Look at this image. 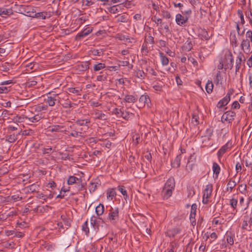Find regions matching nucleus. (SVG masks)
<instances>
[{
    "label": "nucleus",
    "instance_id": "obj_1",
    "mask_svg": "<svg viewBox=\"0 0 252 252\" xmlns=\"http://www.w3.org/2000/svg\"><path fill=\"white\" fill-rule=\"evenodd\" d=\"M175 186V183L174 178H169L165 183L162 191L164 199H167L171 196L172 191L174 189Z\"/></svg>",
    "mask_w": 252,
    "mask_h": 252
},
{
    "label": "nucleus",
    "instance_id": "obj_2",
    "mask_svg": "<svg viewBox=\"0 0 252 252\" xmlns=\"http://www.w3.org/2000/svg\"><path fill=\"white\" fill-rule=\"evenodd\" d=\"M119 209L110 207L107 219L112 223H115L119 220Z\"/></svg>",
    "mask_w": 252,
    "mask_h": 252
},
{
    "label": "nucleus",
    "instance_id": "obj_3",
    "mask_svg": "<svg viewBox=\"0 0 252 252\" xmlns=\"http://www.w3.org/2000/svg\"><path fill=\"white\" fill-rule=\"evenodd\" d=\"M213 191V185L209 184L205 186L203 191V196L202 202L204 204H207L209 202V198L211 197Z\"/></svg>",
    "mask_w": 252,
    "mask_h": 252
},
{
    "label": "nucleus",
    "instance_id": "obj_4",
    "mask_svg": "<svg viewBox=\"0 0 252 252\" xmlns=\"http://www.w3.org/2000/svg\"><path fill=\"white\" fill-rule=\"evenodd\" d=\"M93 31V28L91 27H87L84 30L79 32L75 36V39L80 40L90 34Z\"/></svg>",
    "mask_w": 252,
    "mask_h": 252
},
{
    "label": "nucleus",
    "instance_id": "obj_5",
    "mask_svg": "<svg viewBox=\"0 0 252 252\" xmlns=\"http://www.w3.org/2000/svg\"><path fill=\"white\" fill-rule=\"evenodd\" d=\"M126 3L123 2L118 5H113L107 8L108 11L113 14H116L119 12L123 7L126 6Z\"/></svg>",
    "mask_w": 252,
    "mask_h": 252
},
{
    "label": "nucleus",
    "instance_id": "obj_6",
    "mask_svg": "<svg viewBox=\"0 0 252 252\" xmlns=\"http://www.w3.org/2000/svg\"><path fill=\"white\" fill-rule=\"evenodd\" d=\"M235 115L236 113L234 111H228L225 112L222 116V122L224 120L225 121H228L229 123H231L233 120H234Z\"/></svg>",
    "mask_w": 252,
    "mask_h": 252
},
{
    "label": "nucleus",
    "instance_id": "obj_7",
    "mask_svg": "<svg viewBox=\"0 0 252 252\" xmlns=\"http://www.w3.org/2000/svg\"><path fill=\"white\" fill-rule=\"evenodd\" d=\"M182 229L179 227H176L167 230L166 235L169 237H175L177 234H180Z\"/></svg>",
    "mask_w": 252,
    "mask_h": 252
},
{
    "label": "nucleus",
    "instance_id": "obj_8",
    "mask_svg": "<svg viewBox=\"0 0 252 252\" xmlns=\"http://www.w3.org/2000/svg\"><path fill=\"white\" fill-rule=\"evenodd\" d=\"M250 41L248 39H243L241 44V47L244 52L248 53L250 52Z\"/></svg>",
    "mask_w": 252,
    "mask_h": 252
},
{
    "label": "nucleus",
    "instance_id": "obj_9",
    "mask_svg": "<svg viewBox=\"0 0 252 252\" xmlns=\"http://www.w3.org/2000/svg\"><path fill=\"white\" fill-rule=\"evenodd\" d=\"M67 183L69 185H71L75 184H78L79 186H80L82 183V179H79L74 176H70L68 178Z\"/></svg>",
    "mask_w": 252,
    "mask_h": 252
},
{
    "label": "nucleus",
    "instance_id": "obj_10",
    "mask_svg": "<svg viewBox=\"0 0 252 252\" xmlns=\"http://www.w3.org/2000/svg\"><path fill=\"white\" fill-rule=\"evenodd\" d=\"M188 20V18L187 16L184 17L180 14H178L176 16V22L179 26H183Z\"/></svg>",
    "mask_w": 252,
    "mask_h": 252
},
{
    "label": "nucleus",
    "instance_id": "obj_11",
    "mask_svg": "<svg viewBox=\"0 0 252 252\" xmlns=\"http://www.w3.org/2000/svg\"><path fill=\"white\" fill-rule=\"evenodd\" d=\"M230 145H231V144L228 142L220 148L217 153L219 158H221L223 155L227 151V150L231 148V146H229Z\"/></svg>",
    "mask_w": 252,
    "mask_h": 252
},
{
    "label": "nucleus",
    "instance_id": "obj_12",
    "mask_svg": "<svg viewBox=\"0 0 252 252\" xmlns=\"http://www.w3.org/2000/svg\"><path fill=\"white\" fill-rule=\"evenodd\" d=\"M58 94H53V96H47V98L45 99L46 102L50 106H54L55 101L57 100L56 97H58Z\"/></svg>",
    "mask_w": 252,
    "mask_h": 252
},
{
    "label": "nucleus",
    "instance_id": "obj_13",
    "mask_svg": "<svg viewBox=\"0 0 252 252\" xmlns=\"http://www.w3.org/2000/svg\"><path fill=\"white\" fill-rule=\"evenodd\" d=\"M94 119H99L101 120H106L108 119V116L102 112L101 111L97 110L95 111L94 113Z\"/></svg>",
    "mask_w": 252,
    "mask_h": 252
},
{
    "label": "nucleus",
    "instance_id": "obj_14",
    "mask_svg": "<svg viewBox=\"0 0 252 252\" xmlns=\"http://www.w3.org/2000/svg\"><path fill=\"white\" fill-rule=\"evenodd\" d=\"M198 35L201 39H204L206 40H208L212 36V35H209L207 31L205 29H201Z\"/></svg>",
    "mask_w": 252,
    "mask_h": 252
},
{
    "label": "nucleus",
    "instance_id": "obj_15",
    "mask_svg": "<svg viewBox=\"0 0 252 252\" xmlns=\"http://www.w3.org/2000/svg\"><path fill=\"white\" fill-rule=\"evenodd\" d=\"M0 16L4 17L9 16L13 14V10L11 8H6L4 7H0Z\"/></svg>",
    "mask_w": 252,
    "mask_h": 252
},
{
    "label": "nucleus",
    "instance_id": "obj_16",
    "mask_svg": "<svg viewBox=\"0 0 252 252\" xmlns=\"http://www.w3.org/2000/svg\"><path fill=\"white\" fill-rule=\"evenodd\" d=\"M139 101L141 106L143 107L146 104H148L150 101V99L148 95H142L140 96Z\"/></svg>",
    "mask_w": 252,
    "mask_h": 252
},
{
    "label": "nucleus",
    "instance_id": "obj_17",
    "mask_svg": "<svg viewBox=\"0 0 252 252\" xmlns=\"http://www.w3.org/2000/svg\"><path fill=\"white\" fill-rule=\"evenodd\" d=\"M76 124L80 126H85L86 129H88L89 124L90 123V121L89 119H78L76 121Z\"/></svg>",
    "mask_w": 252,
    "mask_h": 252
},
{
    "label": "nucleus",
    "instance_id": "obj_18",
    "mask_svg": "<svg viewBox=\"0 0 252 252\" xmlns=\"http://www.w3.org/2000/svg\"><path fill=\"white\" fill-rule=\"evenodd\" d=\"M89 62H83L77 65V68L81 71H84L89 68Z\"/></svg>",
    "mask_w": 252,
    "mask_h": 252
},
{
    "label": "nucleus",
    "instance_id": "obj_19",
    "mask_svg": "<svg viewBox=\"0 0 252 252\" xmlns=\"http://www.w3.org/2000/svg\"><path fill=\"white\" fill-rule=\"evenodd\" d=\"M230 98L228 96H225L224 98L221 99L218 103L217 106L219 108H222L228 104L230 101Z\"/></svg>",
    "mask_w": 252,
    "mask_h": 252
},
{
    "label": "nucleus",
    "instance_id": "obj_20",
    "mask_svg": "<svg viewBox=\"0 0 252 252\" xmlns=\"http://www.w3.org/2000/svg\"><path fill=\"white\" fill-rule=\"evenodd\" d=\"M64 126L61 125H54L49 127V131L51 132H63Z\"/></svg>",
    "mask_w": 252,
    "mask_h": 252
},
{
    "label": "nucleus",
    "instance_id": "obj_21",
    "mask_svg": "<svg viewBox=\"0 0 252 252\" xmlns=\"http://www.w3.org/2000/svg\"><path fill=\"white\" fill-rule=\"evenodd\" d=\"M182 157L181 155L177 156L173 162L171 163V165L174 168H178L180 166V162Z\"/></svg>",
    "mask_w": 252,
    "mask_h": 252
},
{
    "label": "nucleus",
    "instance_id": "obj_22",
    "mask_svg": "<svg viewBox=\"0 0 252 252\" xmlns=\"http://www.w3.org/2000/svg\"><path fill=\"white\" fill-rule=\"evenodd\" d=\"M137 100V98L133 95L127 94L124 98V101L127 103H134Z\"/></svg>",
    "mask_w": 252,
    "mask_h": 252
},
{
    "label": "nucleus",
    "instance_id": "obj_23",
    "mask_svg": "<svg viewBox=\"0 0 252 252\" xmlns=\"http://www.w3.org/2000/svg\"><path fill=\"white\" fill-rule=\"evenodd\" d=\"M47 16L48 13L47 12H41L35 13L34 15L32 17L39 19H45Z\"/></svg>",
    "mask_w": 252,
    "mask_h": 252
},
{
    "label": "nucleus",
    "instance_id": "obj_24",
    "mask_svg": "<svg viewBox=\"0 0 252 252\" xmlns=\"http://www.w3.org/2000/svg\"><path fill=\"white\" fill-rule=\"evenodd\" d=\"M212 168L213 173L216 176V178H217L220 171V166L217 163L214 162L213 164Z\"/></svg>",
    "mask_w": 252,
    "mask_h": 252
},
{
    "label": "nucleus",
    "instance_id": "obj_25",
    "mask_svg": "<svg viewBox=\"0 0 252 252\" xmlns=\"http://www.w3.org/2000/svg\"><path fill=\"white\" fill-rule=\"evenodd\" d=\"M104 211V207L103 204H99L95 208V213L97 216H100L102 215Z\"/></svg>",
    "mask_w": 252,
    "mask_h": 252
},
{
    "label": "nucleus",
    "instance_id": "obj_26",
    "mask_svg": "<svg viewBox=\"0 0 252 252\" xmlns=\"http://www.w3.org/2000/svg\"><path fill=\"white\" fill-rule=\"evenodd\" d=\"M244 220L243 221L242 225V229L250 230L251 229H248L249 225L248 223H249V217L248 216H244Z\"/></svg>",
    "mask_w": 252,
    "mask_h": 252
},
{
    "label": "nucleus",
    "instance_id": "obj_27",
    "mask_svg": "<svg viewBox=\"0 0 252 252\" xmlns=\"http://www.w3.org/2000/svg\"><path fill=\"white\" fill-rule=\"evenodd\" d=\"M161 62L163 65H167L169 63V59L163 53H159Z\"/></svg>",
    "mask_w": 252,
    "mask_h": 252
},
{
    "label": "nucleus",
    "instance_id": "obj_28",
    "mask_svg": "<svg viewBox=\"0 0 252 252\" xmlns=\"http://www.w3.org/2000/svg\"><path fill=\"white\" fill-rule=\"evenodd\" d=\"M192 48L191 41L188 40L183 46V49L186 51H189Z\"/></svg>",
    "mask_w": 252,
    "mask_h": 252
},
{
    "label": "nucleus",
    "instance_id": "obj_29",
    "mask_svg": "<svg viewBox=\"0 0 252 252\" xmlns=\"http://www.w3.org/2000/svg\"><path fill=\"white\" fill-rule=\"evenodd\" d=\"M116 195V192L113 189H111L107 191V197L108 199L112 200Z\"/></svg>",
    "mask_w": 252,
    "mask_h": 252
},
{
    "label": "nucleus",
    "instance_id": "obj_30",
    "mask_svg": "<svg viewBox=\"0 0 252 252\" xmlns=\"http://www.w3.org/2000/svg\"><path fill=\"white\" fill-rule=\"evenodd\" d=\"M48 106L46 105H35L34 110L35 112H39L42 111H45L47 110Z\"/></svg>",
    "mask_w": 252,
    "mask_h": 252
},
{
    "label": "nucleus",
    "instance_id": "obj_31",
    "mask_svg": "<svg viewBox=\"0 0 252 252\" xmlns=\"http://www.w3.org/2000/svg\"><path fill=\"white\" fill-rule=\"evenodd\" d=\"M25 118L26 119H28L29 121L32 123H35L38 122L39 120H41V117L39 116V115H35L33 117H26Z\"/></svg>",
    "mask_w": 252,
    "mask_h": 252
},
{
    "label": "nucleus",
    "instance_id": "obj_32",
    "mask_svg": "<svg viewBox=\"0 0 252 252\" xmlns=\"http://www.w3.org/2000/svg\"><path fill=\"white\" fill-rule=\"evenodd\" d=\"M39 186L37 184H33L28 187V191L33 192L37 191L39 189Z\"/></svg>",
    "mask_w": 252,
    "mask_h": 252
},
{
    "label": "nucleus",
    "instance_id": "obj_33",
    "mask_svg": "<svg viewBox=\"0 0 252 252\" xmlns=\"http://www.w3.org/2000/svg\"><path fill=\"white\" fill-rule=\"evenodd\" d=\"M134 116V114L132 113H130L128 111L122 112L121 117L123 118L125 120H128L131 117Z\"/></svg>",
    "mask_w": 252,
    "mask_h": 252
},
{
    "label": "nucleus",
    "instance_id": "obj_34",
    "mask_svg": "<svg viewBox=\"0 0 252 252\" xmlns=\"http://www.w3.org/2000/svg\"><path fill=\"white\" fill-rule=\"evenodd\" d=\"M118 189L124 195V198L126 200L128 197L127 194V191L125 189L124 187L119 186L118 187Z\"/></svg>",
    "mask_w": 252,
    "mask_h": 252
},
{
    "label": "nucleus",
    "instance_id": "obj_35",
    "mask_svg": "<svg viewBox=\"0 0 252 252\" xmlns=\"http://www.w3.org/2000/svg\"><path fill=\"white\" fill-rule=\"evenodd\" d=\"M242 62V55H239L236 62V71H238L240 69Z\"/></svg>",
    "mask_w": 252,
    "mask_h": 252
},
{
    "label": "nucleus",
    "instance_id": "obj_36",
    "mask_svg": "<svg viewBox=\"0 0 252 252\" xmlns=\"http://www.w3.org/2000/svg\"><path fill=\"white\" fill-rule=\"evenodd\" d=\"M206 90L208 94H211L212 92L213 89V84L212 82L209 81L206 84Z\"/></svg>",
    "mask_w": 252,
    "mask_h": 252
},
{
    "label": "nucleus",
    "instance_id": "obj_37",
    "mask_svg": "<svg viewBox=\"0 0 252 252\" xmlns=\"http://www.w3.org/2000/svg\"><path fill=\"white\" fill-rule=\"evenodd\" d=\"M106 67L105 64L103 63H98L96 64L94 66V70L95 71H98Z\"/></svg>",
    "mask_w": 252,
    "mask_h": 252
},
{
    "label": "nucleus",
    "instance_id": "obj_38",
    "mask_svg": "<svg viewBox=\"0 0 252 252\" xmlns=\"http://www.w3.org/2000/svg\"><path fill=\"white\" fill-rule=\"evenodd\" d=\"M135 75L137 78L143 79L145 78V73L143 70L139 69L135 71Z\"/></svg>",
    "mask_w": 252,
    "mask_h": 252
},
{
    "label": "nucleus",
    "instance_id": "obj_39",
    "mask_svg": "<svg viewBox=\"0 0 252 252\" xmlns=\"http://www.w3.org/2000/svg\"><path fill=\"white\" fill-rule=\"evenodd\" d=\"M10 91V87H6L1 85L0 87V94H6Z\"/></svg>",
    "mask_w": 252,
    "mask_h": 252
},
{
    "label": "nucleus",
    "instance_id": "obj_40",
    "mask_svg": "<svg viewBox=\"0 0 252 252\" xmlns=\"http://www.w3.org/2000/svg\"><path fill=\"white\" fill-rule=\"evenodd\" d=\"M82 229L85 232L86 235H88L89 233V229L88 226V221H86L82 225Z\"/></svg>",
    "mask_w": 252,
    "mask_h": 252
},
{
    "label": "nucleus",
    "instance_id": "obj_41",
    "mask_svg": "<svg viewBox=\"0 0 252 252\" xmlns=\"http://www.w3.org/2000/svg\"><path fill=\"white\" fill-rule=\"evenodd\" d=\"M229 204L233 208V210H235L237 205V200L236 199L232 198L230 200Z\"/></svg>",
    "mask_w": 252,
    "mask_h": 252
},
{
    "label": "nucleus",
    "instance_id": "obj_42",
    "mask_svg": "<svg viewBox=\"0 0 252 252\" xmlns=\"http://www.w3.org/2000/svg\"><path fill=\"white\" fill-rule=\"evenodd\" d=\"M17 140V136L14 134L10 135L7 137V141L10 143H13Z\"/></svg>",
    "mask_w": 252,
    "mask_h": 252
},
{
    "label": "nucleus",
    "instance_id": "obj_43",
    "mask_svg": "<svg viewBox=\"0 0 252 252\" xmlns=\"http://www.w3.org/2000/svg\"><path fill=\"white\" fill-rule=\"evenodd\" d=\"M83 134L82 131H77V130H73V131L69 134L70 136L74 137H78Z\"/></svg>",
    "mask_w": 252,
    "mask_h": 252
},
{
    "label": "nucleus",
    "instance_id": "obj_44",
    "mask_svg": "<svg viewBox=\"0 0 252 252\" xmlns=\"http://www.w3.org/2000/svg\"><path fill=\"white\" fill-rule=\"evenodd\" d=\"M118 17V21L121 22H126L127 21V17L126 15H123Z\"/></svg>",
    "mask_w": 252,
    "mask_h": 252
},
{
    "label": "nucleus",
    "instance_id": "obj_45",
    "mask_svg": "<svg viewBox=\"0 0 252 252\" xmlns=\"http://www.w3.org/2000/svg\"><path fill=\"white\" fill-rule=\"evenodd\" d=\"M239 190L242 193H245L247 191V185L246 184H241L239 186Z\"/></svg>",
    "mask_w": 252,
    "mask_h": 252
},
{
    "label": "nucleus",
    "instance_id": "obj_46",
    "mask_svg": "<svg viewBox=\"0 0 252 252\" xmlns=\"http://www.w3.org/2000/svg\"><path fill=\"white\" fill-rule=\"evenodd\" d=\"M122 112L121 109L117 108H115L113 111V113L115 114L117 117H121L122 116Z\"/></svg>",
    "mask_w": 252,
    "mask_h": 252
},
{
    "label": "nucleus",
    "instance_id": "obj_47",
    "mask_svg": "<svg viewBox=\"0 0 252 252\" xmlns=\"http://www.w3.org/2000/svg\"><path fill=\"white\" fill-rule=\"evenodd\" d=\"M96 80L98 81H104L107 80L106 74H100L97 76Z\"/></svg>",
    "mask_w": 252,
    "mask_h": 252
},
{
    "label": "nucleus",
    "instance_id": "obj_48",
    "mask_svg": "<svg viewBox=\"0 0 252 252\" xmlns=\"http://www.w3.org/2000/svg\"><path fill=\"white\" fill-rule=\"evenodd\" d=\"M146 41L147 43L153 44L154 43V38L149 34L147 37H146Z\"/></svg>",
    "mask_w": 252,
    "mask_h": 252
},
{
    "label": "nucleus",
    "instance_id": "obj_49",
    "mask_svg": "<svg viewBox=\"0 0 252 252\" xmlns=\"http://www.w3.org/2000/svg\"><path fill=\"white\" fill-rule=\"evenodd\" d=\"M75 104L71 103L69 101H66L63 104V106L65 108H71Z\"/></svg>",
    "mask_w": 252,
    "mask_h": 252
},
{
    "label": "nucleus",
    "instance_id": "obj_50",
    "mask_svg": "<svg viewBox=\"0 0 252 252\" xmlns=\"http://www.w3.org/2000/svg\"><path fill=\"white\" fill-rule=\"evenodd\" d=\"M191 122L194 125H197L199 124L198 117L197 115H195L193 114L192 115V119H191Z\"/></svg>",
    "mask_w": 252,
    "mask_h": 252
},
{
    "label": "nucleus",
    "instance_id": "obj_51",
    "mask_svg": "<svg viewBox=\"0 0 252 252\" xmlns=\"http://www.w3.org/2000/svg\"><path fill=\"white\" fill-rule=\"evenodd\" d=\"M68 92L69 94H79L80 91L75 88H69L68 89Z\"/></svg>",
    "mask_w": 252,
    "mask_h": 252
},
{
    "label": "nucleus",
    "instance_id": "obj_52",
    "mask_svg": "<svg viewBox=\"0 0 252 252\" xmlns=\"http://www.w3.org/2000/svg\"><path fill=\"white\" fill-rule=\"evenodd\" d=\"M226 241L230 245H233L234 244L233 237L230 235H227L226 237Z\"/></svg>",
    "mask_w": 252,
    "mask_h": 252
},
{
    "label": "nucleus",
    "instance_id": "obj_53",
    "mask_svg": "<svg viewBox=\"0 0 252 252\" xmlns=\"http://www.w3.org/2000/svg\"><path fill=\"white\" fill-rule=\"evenodd\" d=\"M93 54L94 56H100L102 54V51L101 50L94 49L92 51Z\"/></svg>",
    "mask_w": 252,
    "mask_h": 252
},
{
    "label": "nucleus",
    "instance_id": "obj_54",
    "mask_svg": "<svg viewBox=\"0 0 252 252\" xmlns=\"http://www.w3.org/2000/svg\"><path fill=\"white\" fill-rule=\"evenodd\" d=\"M236 184L234 181L230 180L227 184V186L230 188V190H232L236 186Z\"/></svg>",
    "mask_w": 252,
    "mask_h": 252
},
{
    "label": "nucleus",
    "instance_id": "obj_55",
    "mask_svg": "<svg viewBox=\"0 0 252 252\" xmlns=\"http://www.w3.org/2000/svg\"><path fill=\"white\" fill-rule=\"evenodd\" d=\"M246 37L247 39H250V40L251 42H252V31H248L246 34Z\"/></svg>",
    "mask_w": 252,
    "mask_h": 252
},
{
    "label": "nucleus",
    "instance_id": "obj_56",
    "mask_svg": "<svg viewBox=\"0 0 252 252\" xmlns=\"http://www.w3.org/2000/svg\"><path fill=\"white\" fill-rule=\"evenodd\" d=\"M162 16L167 19H169L171 17L170 14L167 11L163 10L162 11Z\"/></svg>",
    "mask_w": 252,
    "mask_h": 252
},
{
    "label": "nucleus",
    "instance_id": "obj_57",
    "mask_svg": "<svg viewBox=\"0 0 252 252\" xmlns=\"http://www.w3.org/2000/svg\"><path fill=\"white\" fill-rule=\"evenodd\" d=\"M11 199L14 201H18L22 199V197L19 196L18 195H13L11 196Z\"/></svg>",
    "mask_w": 252,
    "mask_h": 252
},
{
    "label": "nucleus",
    "instance_id": "obj_58",
    "mask_svg": "<svg viewBox=\"0 0 252 252\" xmlns=\"http://www.w3.org/2000/svg\"><path fill=\"white\" fill-rule=\"evenodd\" d=\"M120 64L119 66H127L129 65V63L127 61H119Z\"/></svg>",
    "mask_w": 252,
    "mask_h": 252
},
{
    "label": "nucleus",
    "instance_id": "obj_59",
    "mask_svg": "<svg viewBox=\"0 0 252 252\" xmlns=\"http://www.w3.org/2000/svg\"><path fill=\"white\" fill-rule=\"evenodd\" d=\"M51 209V207L49 206L48 205H46L44 206H43L42 208L40 209L41 212H48L49 209Z\"/></svg>",
    "mask_w": 252,
    "mask_h": 252
},
{
    "label": "nucleus",
    "instance_id": "obj_60",
    "mask_svg": "<svg viewBox=\"0 0 252 252\" xmlns=\"http://www.w3.org/2000/svg\"><path fill=\"white\" fill-rule=\"evenodd\" d=\"M238 14H239V15L240 16V17L241 18V23L242 24H244L245 21H244V16H243L242 11L241 10H239L238 11Z\"/></svg>",
    "mask_w": 252,
    "mask_h": 252
},
{
    "label": "nucleus",
    "instance_id": "obj_61",
    "mask_svg": "<svg viewBox=\"0 0 252 252\" xmlns=\"http://www.w3.org/2000/svg\"><path fill=\"white\" fill-rule=\"evenodd\" d=\"M231 107H232V109H237V108H239V107H240V104H239V103L238 102V101H234V102L232 103V105Z\"/></svg>",
    "mask_w": 252,
    "mask_h": 252
},
{
    "label": "nucleus",
    "instance_id": "obj_62",
    "mask_svg": "<svg viewBox=\"0 0 252 252\" xmlns=\"http://www.w3.org/2000/svg\"><path fill=\"white\" fill-rule=\"evenodd\" d=\"M196 209H197L196 204H193L191 205L190 212L193 213L194 214H196Z\"/></svg>",
    "mask_w": 252,
    "mask_h": 252
},
{
    "label": "nucleus",
    "instance_id": "obj_63",
    "mask_svg": "<svg viewBox=\"0 0 252 252\" xmlns=\"http://www.w3.org/2000/svg\"><path fill=\"white\" fill-rule=\"evenodd\" d=\"M96 223V217L93 216L91 218V223L93 226H94Z\"/></svg>",
    "mask_w": 252,
    "mask_h": 252
},
{
    "label": "nucleus",
    "instance_id": "obj_64",
    "mask_svg": "<svg viewBox=\"0 0 252 252\" xmlns=\"http://www.w3.org/2000/svg\"><path fill=\"white\" fill-rule=\"evenodd\" d=\"M43 154H50L52 152V148H44L43 150Z\"/></svg>",
    "mask_w": 252,
    "mask_h": 252
}]
</instances>
